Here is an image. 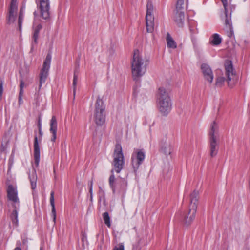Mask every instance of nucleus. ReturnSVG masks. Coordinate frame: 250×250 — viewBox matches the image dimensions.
Returning <instances> with one entry per match:
<instances>
[{"label":"nucleus","mask_w":250,"mask_h":250,"mask_svg":"<svg viewBox=\"0 0 250 250\" xmlns=\"http://www.w3.org/2000/svg\"><path fill=\"white\" fill-rule=\"evenodd\" d=\"M148 63V61L143 57L138 50L134 51L131 62L132 73L134 80H137L145 73Z\"/></svg>","instance_id":"obj_1"},{"label":"nucleus","mask_w":250,"mask_h":250,"mask_svg":"<svg viewBox=\"0 0 250 250\" xmlns=\"http://www.w3.org/2000/svg\"><path fill=\"white\" fill-rule=\"evenodd\" d=\"M156 97L159 111L164 116L167 115L172 106L169 92L164 87H160L158 89Z\"/></svg>","instance_id":"obj_2"},{"label":"nucleus","mask_w":250,"mask_h":250,"mask_svg":"<svg viewBox=\"0 0 250 250\" xmlns=\"http://www.w3.org/2000/svg\"><path fill=\"white\" fill-rule=\"evenodd\" d=\"M199 199V192L196 190L193 191L190 195L189 208L183 215V222L185 225H190L194 220Z\"/></svg>","instance_id":"obj_3"},{"label":"nucleus","mask_w":250,"mask_h":250,"mask_svg":"<svg viewBox=\"0 0 250 250\" xmlns=\"http://www.w3.org/2000/svg\"><path fill=\"white\" fill-rule=\"evenodd\" d=\"M225 75L227 79L224 77H219L216 80L215 85L221 87L226 80L229 87H233L237 82L238 78L235 71L234 70L231 62H228L225 64Z\"/></svg>","instance_id":"obj_4"},{"label":"nucleus","mask_w":250,"mask_h":250,"mask_svg":"<svg viewBox=\"0 0 250 250\" xmlns=\"http://www.w3.org/2000/svg\"><path fill=\"white\" fill-rule=\"evenodd\" d=\"M113 161L112 165L114 171L120 173L125 165V158L122 150V147L120 144H116L113 154Z\"/></svg>","instance_id":"obj_5"},{"label":"nucleus","mask_w":250,"mask_h":250,"mask_svg":"<svg viewBox=\"0 0 250 250\" xmlns=\"http://www.w3.org/2000/svg\"><path fill=\"white\" fill-rule=\"evenodd\" d=\"M105 106L104 102L100 98H97L95 103V109L94 115V121L97 125L101 126L105 121V115L104 114Z\"/></svg>","instance_id":"obj_6"},{"label":"nucleus","mask_w":250,"mask_h":250,"mask_svg":"<svg viewBox=\"0 0 250 250\" xmlns=\"http://www.w3.org/2000/svg\"><path fill=\"white\" fill-rule=\"evenodd\" d=\"M146 9V30L147 32L152 33L154 30V18L152 15L153 6L152 2L150 0H148L147 2Z\"/></svg>","instance_id":"obj_7"},{"label":"nucleus","mask_w":250,"mask_h":250,"mask_svg":"<svg viewBox=\"0 0 250 250\" xmlns=\"http://www.w3.org/2000/svg\"><path fill=\"white\" fill-rule=\"evenodd\" d=\"M51 61V55L49 53L46 55L45 60L43 62L42 67L40 74L39 91L41 89L42 84L45 83L46 79L48 75V71L50 68Z\"/></svg>","instance_id":"obj_8"},{"label":"nucleus","mask_w":250,"mask_h":250,"mask_svg":"<svg viewBox=\"0 0 250 250\" xmlns=\"http://www.w3.org/2000/svg\"><path fill=\"white\" fill-rule=\"evenodd\" d=\"M145 158V153L143 149H137L134 150L131 156V164L135 172L143 163Z\"/></svg>","instance_id":"obj_9"},{"label":"nucleus","mask_w":250,"mask_h":250,"mask_svg":"<svg viewBox=\"0 0 250 250\" xmlns=\"http://www.w3.org/2000/svg\"><path fill=\"white\" fill-rule=\"evenodd\" d=\"M221 1L225 9V29L227 32V36L229 37H231L234 35L231 19V12H230V15L229 16L228 15V10L227 8V0H221ZM231 12H232V9H231Z\"/></svg>","instance_id":"obj_10"},{"label":"nucleus","mask_w":250,"mask_h":250,"mask_svg":"<svg viewBox=\"0 0 250 250\" xmlns=\"http://www.w3.org/2000/svg\"><path fill=\"white\" fill-rule=\"evenodd\" d=\"M38 8L41 17L45 20H49L50 17L49 0H39Z\"/></svg>","instance_id":"obj_11"},{"label":"nucleus","mask_w":250,"mask_h":250,"mask_svg":"<svg viewBox=\"0 0 250 250\" xmlns=\"http://www.w3.org/2000/svg\"><path fill=\"white\" fill-rule=\"evenodd\" d=\"M7 198L13 202V204L20 205L18 197V191L16 188L12 185H9L7 189Z\"/></svg>","instance_id":"obj_12"},{"label":"nucleus","mask_w":250,"mask_h":250,"mask_svg":"<svg viewBox=\"0 0 250 250\" xmlns=\"http://www.w3.org/2000/svg\"><path fill=\"white\" fill-rule=\"evenodd\" d=\"M201 69L205 79L209 83H212L213 80V74L210 66L207 63H203L201 65Z\"/></svg>","instance_id":"obj_13"},{"label":"nucleus","mask_w":250,"mask_h":250,"mask_svg":"<svg viewBox=\"0 0 250 250\" xmlns=\"http://www.w3.org/2000/svg\"><path fill=\"white\" fill-rule=\"evenodd\" d=\"M209 139L219 140L218 126L215 121H213L210 125Z\"/></svg>","instance_id":"obj_14"},{"label":"nucleus","mask_w":250,"mask_h":250,"mask_svg":"<svg viewBox=\"0 0 250 250\" xmlns=\"http://www.w3.org/2000/svg\"><path fill=\"white\" fill-rule=\"evenodd\" d=\"M209 154L211 157L216 156L218 153L219 140L209 139Z\"/></svg>","instance_id":"obj_15"},{"label":"nucleus","mask_w":250,"mask_h":250,"mask_svg":"<svg viewBox=\"0 0 250 250\" xmlns=\"http://www.w3.org/2000/svg\"><path fill=\"white\" fill-rule=\"evenodd\" d=\"M34 157L35 163L37 166L39 165L40 160V149L38 143V137L37 135L34 136Z\"/></svg>","instance_id":"obj_16"},{"label":"nucleus","mask_w":250,"mask_h":250,"mask_svg":"<svg viewBox=\"0 0 250 250\" xmlns=\"http://www.w3.org/2000/svg\"><path fill=\"white\" fill-rule=\"evenodd\" d=\"M57 130V121L55 116H53L50 123V132L52 134L51 141L54 142L56 139Z\"/></svg>","instance_id":"obj_17"},{"label":"nucleus","mask_w":250,"mask_h":250,"mask_svg":"<svg viewBox=\"0 0 250 250\" xmlns=\"http://www.w3.org/2000/svg\"><path fill=\"white\" fill-rule=\"evenodd\" d=\"M127 182L125 178H120L117 181L116 190L121 193H125L127 189Z\"/></svg>","instance_id":"obj_18"},{"label":"nucleus","mask_w":250,"mask_h":250,"mask_svg":"<svg viewBox=\"0 0 250 250\" xmlns=\"http://www.w3.org/2000/svg\"><path fill=\"white\" fill-rule=\"evenodd\" d=\"M184 18V12L175 11L174 20L178 26L183 27Z\"/></svg>","instance_id":"obj_19"},{"label":"nucleus","mask_w":250,"mask_h":250,"mask_svg":"<svg viewBox=\"0 0 250 250\" xmlns=\"http://www.w3.org/2000/svg\"><path fill=\"white\" fill-rule=\"evenodd\" d=\"M12 207L14 208V209L10 215V219L12 223L16 227H17L18 226V210L19 208L20 205L12 204Z\"/></svg>","instance_id":"obj_20"},{"label":"nucleus","mask_w":250,"mask_h":250,"mask_svg":"<svg viewBox=\"0 0 250 250\" xmlns=\"http://www.w3.org/2000/svg\"><path fill=\"white\" fill-rule=\"evenodd\" d=\"M189 30L190 32V37L193 45L194 48L197 47V39L196 35L198 34V31L197 28L195 26H192L190 25Z\"/></svg>","instance_id":"obj_21"},{"label":"nucleus","mask_w":250,"mask_h":250,"mask_svg":"<svg viewBox=\"0 0 250 250\" xmlns=\"http://www.w3.org/2000/svg\"><path fill=\"white\" fill-rule=\"evenodd\" d=\"M31 187L32 189L34 190L36 188V183L37 180V176L35 171H32L31 174H29Z\"/></svg>","instance_id":"obj_22"},{"label":"nucleus","mask_w":250,"mask_h":250,"mask_svg":"<svg viewBox=\"0 0 250 250\" xmlns=\"http://www.w3.org/2000/svg\"><path fill=\"white\" fill-rule=\"evenodd\" d=\"M50 205L52 207L51 213L53 216V221L55 222V220H56V210H55V208L54 192L53 191H52L50 193Z\"/></svg>","instance_id":"obj_23"},{"label":"nucleus","mask_w":250,"mask_h":250,"mask_svg":"<svg viewBox=\"0 0 250 250\" xmlns=\"http://www.w3.org/2000/svg\"><path fill=\"white\" fill-rule=\"evenodd\" d=\"M111 175L110 176L109 178V184L113 192L115 193L116 190V185L115 184L116 179L114 175V169H112L111 170Z\"/></svg>","instance_id":"obj_24"},{"label":"nucleus","mask_w":250,"mask_h":250,"mask_svg":"<svg viewBox=\"0 0 250 250\" xmlns=\"http://www.w3.org/2000/svg\"><path fill=\"white\" fill-rule=\"evenodd\" d=\"M222 42V39L220 37L219 35L215 33L212 35L211 38L210 39V43L213 45H218Z\"/></svg>","instance_id":"obj_25"},{"label":"nucleus","mask_w":250,"mask_h":250,"mask_svg":"<svg viewBox=\"0 0 250 250\" xmlns=\"http://www.w3.org/2000/svg\"><path fill=\"white\" fill-rule=\"evenodd\" d=\"M166 40L167 45L168 48L175 49L177 47L176 42L173 40L168 33H167Z\"/></svg>","instance_id":"obj_26"},{"label":"nucleus","mask_w":250,"mask_h":250,"mask_svg":"<svg viewBox=\"0 0 250 250\" xmlns=\"http://www.w3.org/2000/svg\"><path fill=\"white\" fill-rule=\"evenodd\" d=\"M161 151L165 155H168L171 154L172 151L171 146L167 143H165L161 147Z\"/></svg>","instance_id":"obj_27"},{"label":"nucleus","mask_w":250,"mask_h":250,"mask_svg":"<svg viewBox=\"0 0 250 250\" xmlns=\"http://www.w3.org/2000/svg\"><path fill=\"white\" fill-rule=\"evenodd\" d=\"M18 9V5L17 0H12L11 1L10 7L9 9V14H14L17 12Z\"/></svg>","instance_id":"obj_28"},{"label":"nucleus","mask_w":250,"mask_h":250,"mask_svg":"<svg viewBox=\"0 0 250 250\" xmlns=\"http://www.w3.org/2000/svg\"><path fill=\"white\" fill-rule=\"evenodd\" d=\"M184 0H177L175 11L184 12Z\"/></svg>","instance_id":"obj_29"},{"label":"nucleus","mask_w":250,"mask_h":250,"mask_svg":"<svg viewBox=\"0 0 250 250\" xmlns=\"http://www.w3.org/2000/svg\"><path fill=\"white\" fill-rule=\"evenodd\" d=\"M23 10L21 9L19 12V17H18V29L21 32L22 29V24L23 22Z\"/></svg>","instance_id":"obj_30"},{"label":"nucleus","mask_w":250,"mask_h":250,"mask_svg":"<svg viewBox=\"0 0 250 250\" xmlns=\"http://www.w3.org/2000/svg\"><path fill=\"white\" fill-rule=\"evenodd\" d=\"M104 223L108 227L111 226L110 218L107 212L104 213L102 215Z\"/></svg>","instance_id":"obj_31"},{"label":"nucleus","mask_w":250,"mask_h":250,"mask_svg":"<svg viewBox=\"0 0 250 250\" xmlns=\"http://www.w3.org/2000/svg\"><path fill=\"white\" fill-rule=\"evenodd\" d=\"M39 35H32V41L31 43V51H32L35 46L38 44V40L39 39Z\"/></svg>","instance_id":"obj_32"},{"label":"nucleus","mask_w":250,"mask_h":250,"mask_svg":"<svg viewBox=\"0 0 250 250\" xmlns=\"http://www.w3.org/2000/svg\"><path fill=\"white\" fill-rule=\"evenodd\" d=\"M78 75L76 74V72H74V76H73V94L74 95H75L76 86L78 82Z\"/></svg>","instance_id":"obj_33"},{"label":"nucleus","mask_w":250,"mask_h":250,"mask_svg":"<svg viewBox=\"0 0 250 250\" xmlns=\"http://www.w3.org/2000/svg\"><path fill=\"white\" fill-rule=\"evenodd\" d=\"M15 20V16L14 14H9L7 18V23L11 24L14 22Z\"/></svg>","instance_id":"obj_34"},{"label":"nucleus","mask_w":250,"mask_h":250,"mask_svg":"<svg viewBox=\"0 0 250 250\" xmlns=\"http://www.w3.org/2000/svg\"><path fill=\"white\" fill-rule=\"evenodd\" d=\"M42 28V26L41 24H39L37 26H36L33 29V35H39V33L40 30Z\"/></svg>","instance_id":"obj_35"},{"label":"nucleus","mask_w":250,"mask_h":250,"mask_svg":"<svg viewBox=\"0 0 250 250\" xmlns=\"http://www.w3.org/2000/svg\"><path fill=\"white\" fill-rule=\"evenodd\" d=\"M24 86V83L22 79L20 80V92L21 95L23 94V88Z\"/></svg>","instance_id":"obj_36"},{"label":"nucleus","mask_w":250,"mask_h":250,"mask_svg":"<svg viewBox=\"0 0 250 250\" xmlns=\"http://www.w3.org/2000/svg\"><path fill=\"white\" fill-rule=\"evenodd\" d=\"M93 179L92 178L91 181L88 183V186L89 187V192L90 195H93Z\"/></svg>","instance_id":"obj_37"},{"label":"nucleus","mask_w":250,"mask_h":250,"mask_svg":"<svg viewBox=\"0 0 250 250\" xmlns=\"http://www.w3.org/2000/svg\"><path fill=\"white\" fill-rule=\"evenodd\" d=\"M2 93H3V82L2 81H1V83H0V100L1 99Z\"/></svg>","instance_id":"obj_38"},{"label":"nucleus","mask_w":250,"mask_h":250,"mask_svg":"<svg viewBox=\"0 0 250 250\" xmlns=\"http://www.w3.org/2000/svg\"><path fill=\"white\" fill-rule=\"evenodd\" d=\"M114 250H124V246L123 245H121L119 247H115Z\"/></svg>","instance_id":"obj_39"},{"label":"nucleus","mask_w":250,"mask_h":250,"mask_svg":"<svg viewBox=\"0 0 250 250\" xmlns=\"http://www.w3.org/2000/svg\"><path fill=\"white\" fill-rule=\"evenodd\" d=\"M140 250V248H139L138 242L136 244H133V250Z\"/></svg>","instance_id":"obj_40"},{"label":"nucleus","mask_w":250,"mask_h":250,"mask_svg":"<svg viewBox=\"0 0 250 250\" xmlns=\"http://www.w3.org/2000/svg\"><path fill=\"white\" fill-rule=\"evenodd\" d=\"M23 94L21 95L20 93L19 94V102L20 104L22 103V96Z\"/></svg>","instance_id":"obj_41"},{"label":"nucleus","mask_w":250,"mask_h":250,"mask_svg":"<svg viewBox=\"0 0 250 250\" xmlns=\"http://www.w3.org/2000/svg\"><path fill=\"white\" fill-rule=\"evenodd\" d=\"M20 242H19L18 243H17V247L14 249V250H21V249L20 248Z\"/></svg>","instance_id":"obj_42"},{"label":"nucleus","mask_w":250,"mask_h":250,"mask_svg":"<svg viewBox=\"0 0 250 250\" xmlns=\"http://www.w3.org/2000/svg\"><path fill=\"white\" fill-rule=\"evenodd\" d=\"M39 139L40 140L42 139V128H39Z\"/></svg>","instance_id":"obj_43"},{"label":"nucleus","mask_w":250,"mask_h":250,"mask_svg":"<svg viewBox=\"0 0 250 250\" xmlns=\"http://www.w3.org/2000/svg\"><path fill=\"white\" fill-rule=\"evenodd\" d=\"M38 129L42 128V124H41V121L40 119L38 121Z\"/></svg>","instance_id":"obj_44"},{"label":"nucleus","mask_w":250,"mask_h":250,"mask_svg":"<svg viewBox=\"0 0 250 250\" xmlns=\"http://www.w3.org/2000/svg\"><path fill=\"white\" fill-rule=\"evenodd\" d=\"M93 200V195H90V201L91 202H92Z\"/></svg>","instance_id":"obj_45"},{"label":"nucleus","mask_w":250,"mask_h":250,"mask_svg":"<svg viewBox=\"0 0 250 250\" xmlns=\"http://www.w3.org/2000/svg\"><path fill=\"white\" fill-rule=\"evenodd\" d=\"M103 203H104V204L105 206L106 205V201H105V200L104 199Z\"/></svg>","instance_id":"obj_46"},{"label":"nucleus","mask_w":250,"mask_h":250,"mask_svg":"<svg viewBox=\"0 0 250 250\" xmlns=\"http://www.w3.org/2000/svg\"><path fill=\"white\" fill-rule=\"evenodd\" d=\"M40 250H43V248L42 247H41Z\"/></svg>","instance_id":"obj_47"},{"label":"nucleus","mask_w":250,"mask_h":250,"mask_svg":"<svg viewBox=\"0 0 250 250\" xmlns=\"http://www.w3.org/2000/svg\"><path fill=\"white\" fill-rule=\"evenodd\" d=\"M34 15L35 16H36V12H34Z\"/></svg>","instance_id":"obj_48"},{"label":"nucleus","mask_w":250,"mask_h":250,"mask_svg":"<svg viewBox=\"0 0 250 250\" xmlns=\"http://www.w3.org/2000/svg\"><path fill=\"white\" fill-rule=\"evenodd\" d=\"M245 42L246 43H247V42H246V41H245Z\"/></svg>","instance_id":"obj_49"}]
</instances>
